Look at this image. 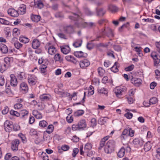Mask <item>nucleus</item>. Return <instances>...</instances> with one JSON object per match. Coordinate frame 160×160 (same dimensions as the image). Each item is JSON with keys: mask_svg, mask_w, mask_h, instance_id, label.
Returning a JSON list of instances; mask_svg holds the SVG:
<instances>
[{"mask_svg": "<svg viewBox=\"0 0 160 160\" xmlns=\"http://www.w3.org/2000/svg\"><path fill=\"white\" fill-rule=\"evenodd\" d=\"M74 55L77 57L81 58L83 57V53L82 51H76L74 52Z\"/></svg>", "mask_w": 160, "mask_h": 160, "instance_id": "49530a36", "label": "nucleus"}, {"mask_svg": "<svg viewBox=\"0 0 160 160\" xmlns=\"http://www.w3.org/2000/svg\"><path fill=\"white\" fill-rule=\"evenodd\" d=\"M92 83L95 85H99L100 81L99 79L97 78H94L92 81Z\"/></svg>", "mask_w": 160, "mask_h": 160, "instance_id": "13d9d810", "label": "nucleus"}, {"mask_svg": "<svg viewBox=\"0 0 160 160\" xmlns=\"http://www.w3.org/2000/svg\"><path fill=\"white\" fill-rule=\"evenodd\" d=\"M8 14L13 17H17L19 15L18 11L13 8H10L8 10Z\"/></svg>", "mask_w": 160, "mask_h": 160, "instance_id": "1a4fd4ad", "label": "nucleus"}, {"mask_svg": "<svg viewBox=\"0 0 160 160\" xmlns=\"http://www.w3.org/2000/svg\"><path fill=\"white\" fill-rule=\"evenodd\" d=\"M10 84L13 87H16L18 84L17 79L14 74H12L10 75Z\"/></svg>", "mask_w": 160, "mask_h": 160, "instance_id": "9b49d317", "label": "nucleus"}, {"mask_svg": "<svg viewBox=\"0 0 160 160\" xmlns=\"http://www.w3.org/2000/svg\"><path fill=\"white\" fill-rule=\"evenodd\" d=\"M142 80L139 78H132L131 79V82L136 86H138L141 83Z\"/></svg>", "mask_w": 160, "mask_h": 160, "instance_id": "dca6fc26", "label": "nucleus"}, {"mask_svg": "<svg viewBox=\"0 0 160 160\" xmlns=\"http://www.w3.org/2000/svg\"><path fill=\"white\" fill-rule=\"evenodd\" d=\"M20 41L24 43H28L29 41V39L28 38L23 36H21L19 38Z\"/></svg>", "mask_w": 160, "mask_h": 160, "instance_id": "cd10ccee", "label": "nucleus"}, {"mask_svg": "<svg viewBox=\"0 0 160 160\" xmlns=\"http://www.w3.org/2000/svg\"><path fill=\"white\" fill-rule=\"evenodd\" d=\"M118 63L115 62L113 66L111 68V70L114 72H117L118 71Z\"/></svg>", "mask_w": 160, "mask_h": 160, "instance_id": "72a5a7b5", "label": "nucleus"}, {"mask_svg": "<svg viewBox=\"0 0 160 160\" xmlns=\"http://www.w3.org/2000/svg\"><path fill=\"white\" fill-rule=\"evenodd\" d=\"M26 5L23 4L20 5L18 8V10L20 12L21 14L23 15L26 13Z\"/></svg>", "mask_w": 160, "mask_h": 160, "instance_id": "a878e982", "label": "nucleus"}, {"mask_svg": "<svg viewBox=\"0 0 160 160\" xmlns=\"http://www.w3.org/2000/svg\"><path fill=\"white\" fill-rule=\"evenodd\" d=\"M79 150L77 148H75L73 149V152L72 154V156L73 157H75L76 155L78 153Z\"/></svg>", "mask_w": 160, "mask_h": 160, "instance_id": "052dcab7", "label": "nucleus"}, {"mask_svg": "<svg viewBox=\"0 0 160 160\" xmlns=\"http://www.w3.org/2000/svg\"><path fill=\"white\" fill-rule=\"evenodd\" d=\"M96 26V23L93 22H83L81 24H80L78 27H83V28H93L95 27Z\"/></svg>", "mask_w": 160, "mask_h": 160, "instance_id": "423d86ee", "label": "nucleus"}, {"mask_svg": "<svg viewBox=\"0 0 160 160\" xmlns=\"http://www.w3.org/2000/svg\"><path fill=\"white\" fill-rule=\"evenodd\" d=\"M12 125L10 123V122L8 121H6L4 124V127L5 130L7 132H9L12 130Z\"/></svg>", "mask_w": 160, "mask_h": 160, "instance_id": "6ab92c4d", "label": "nucleus"}, {"mask_svg": "<svg viewBox=\"0 0 160 160\" xmlns=\"http://www.w3.org/2000/svg\"><path fill=\"white\" fill-rule=\"evenodd\" d=\"M20 89L23 93L27 92L28 90V87L27 83L25 82H22L20 84Z\"/></svg>", "mask_w": 160, "mask_h": 160, "instance_id": "0eeeda50", "label": "nucleus"}, {"mask_svg": "<svg viewBox=\"0 0 160 160\" xmlns=\"http://www.w3.org/2000/svg\"><path fill=\"white\" fill-rule=\"evenodd\" d=\"M91 126L94 127L96 126L97 124L96 119L94 118H93L91 120Z\"/></svg>", "mask_w": 160, "mask_h": 160, "instance_id": "0e129e2a", "label": "nucleus"}, {"mask_svg": "<svg viewBox=\"0 0 160 160\" xmlns=\"http://www.w3.org/2000/svg\"><path fill=\"white\" fill-rule=\"evenodd\" d=\"M61 52L64 54H67L70 51V48L69 46L67 45L63 46L60 47Z\"/></svg>", "mask_w": 160, "mask_h": 160, "instance_id": "4468645a", "label": "nucleus"}, {"mask_svg": "<svg viewBox=\"0 0 160 160\" xmlns=\"http://www.w3.org/2000/svg\"><path fill=\"white\" fill-rule=\"evenodd\" d=\"M69 18L74 20H77L78 18H80L79 15L76 14H73V16H71L69 17Z\"/></svg>", "mask_w": 160, "mask_h": 160, "instance_id": "603ef678", "label": "nucleus"}, {"mask_svg": "<svg viewBox=\"0 0 160 160\" xmlns=\"http://www.w3.org/2000/svg\"><path fill=\"white\" fill-rule=\"evenodd\" d=\"M32 45L33 48L37 49L40 47V42L38 40L36 39H34L32 41Z\"/></svg>", "mask_w": 160, "mask_h": 160, "instance_id": "ddd939ff", "label": "nucleus"}, {"mask_svg": "<svg viewBox=\"0 0 160 160\" xmlns=\"http://www.w3.org/2000/svg\"><path fill=\"white\" fill-rule=\"evenodd\" d=\"M82 44V41L80 39L76 40L73 45L76 48H78L81 46Z\"/></svg>", "mask_w": 160, "mask_h": 160, "instance_id": "79ce46f5", "label": "nucleus"}, {"mask_svg": "<svg viewBox=\"0 0 160 160\" xmlns=\"http://www.w3.org/2000/svg\"><path fill=\"white\" fill-rule=\"evenodd\" d=\"M57 51L55 48L52 46H51L48 47V52L49 54L53 55L55 54Z\"/></svg>", "mask_w": 160, "mask_h": 160, "instance_id": "4be33fe9", "label": "nucleus"}, {"mask_svg": "<svg viewBox=\"0 0 160 160\" xmlns=\"http://www.w3.org/2000/svg\"><path fill=\"white\" fill-rule=\"evenodd\" d=\"M158 102V99L156 97H153L151 98L149 100V104L148 105H146V102L144 101L143 104L146 107H149L150 105L156 104Z\"/></svg>", "mask_w": 160, "mask_h": 160, "instance_id": "a211bd4d", "label": "nucleus"}, {"mask_svg": "<svg viewBox=\"0 0 160 160\" xmlns=\"http://www.w3.org/2000/svg\"><path fill=\"white\" fill-rule=\"evenodd\" d=\"M128 131V136L131 137H132L134 136V131L133 130H132L131 128H129V129H126Z\"/></svg>", "mask_w": 160, "mask_h": 160, "instance_id": "c03bdc74", "label": "nucleus"}, {"mask_svg": "<svg viewBox=\"0 0 160 160\" xmlns=\"http://www.w3.org/2000/svg\"><path fill=\"white\" fill-rule=\"evenodd\" d=\"M53 126L52 125H49L48 127L46 132L48 134H50L53 132Z\"/></svg>", "mask_w": 160, "mask_h": 160, "instance_id": "a18cd8bd", "label": "nucleus"}, {"mask_svg": "<svg viewBox=\"0 0 160 160\" xmlns=\"http://www.w3.org/2000/svg\"><path fill=\"white\" fill-rule=\"evenodd\" d=\"M10 114L12 115H14L17 117H18L20 116L19 113L17 111H14L13 110H12L10 111Z\"/></svg>", "mask_w": 160, "mask_h": 160, "instance_id": "6e6d98bb", "label": "nucleus"}, {"mask_svg": "<svg viewBox=\"0 0 160 160\" xmlns=\"http://www.w3.org/2000/svg\"><path fill=\"white\" fill-rule=\"evenodd\" d=\"M19 143V141L17 139L13 140L12 142L11 148L13 151H16L18 150V146Z\"/></svg>", "mask_w": 160, "mask_h": 160, "instance_id": "6e6552de", "label": "nucleus"}, {"mask_svg": "<svg viewBox=\"0 0 160 160\" xmlns=\"http://www.w3.org/2000/svg\"><path fill=\"white\" fill-rule=\"evenodd\" d=\"M92 148V145L90 143H87L85 146L84 151H83V147L82 146H80V152L81 155H84V153H86V155L89 156L88 152L90 151Z\"/></svg>", "mask_w": 160, "mask_h": 160, "instance_id": "f03ea898", "label": "nucleus"}, {"mask_svg": "<svg viewBox=\"0 0 160 160\" xmlns=\"http://www.w3.org/2000/svg\"><path fill=\"white\" fill-rule=\"evenodd\" d=\"M20 31L17 28H14L13 30V36H16L19 34Z\"/></svg>", "mask_w": 160, "mask_h": 160, "instance_id": "4d7b16f0", "label": "nucleus"}, {"mask_svg": "<svg viewBox=\"0 0 160 160\" xmlns=\"http://www.w3.org/2000/svg\"><path fill=\"white\" fill-rule=\"evenodd\" d=\"M115 142L112 140H109L105 145L104 150L107 153H110L114 150Z\"/></svg>", "mask_w": 160, "mask_h": 160, "instance_id": "f257e3e1", "label": "nucleus"}, {"mask_svg": "<svg viewBox=\"0 0 160 160\" xmlns=\"http://www.w3.org/2000/svg\"><path fill=\"white\" fill-rule=\"evenodd\" d=\"M28 112L27 110H22L19 113V116H20L21 118H23L25 116L28 115Z\"/></svg>", "mask_w": 160, "mask_h": 160, "instance_id": "58836bf2", "label": "nucleus"}, {"mask_svg": "<svg viewBox=\"0 0 160 160\" xmlns=\"http://www.w3.org/2000/svg\"><path fill=\"white\" fill-rule=\"evenodd\" d=\"M133 143L136 146H141L142 145V141L140 138H135L133 141Z\"/></svg>", "mask_w": 160, "mask_h": 160, "instance_id": "393cba45", "label": "nucleus"}, {"mask_svg": "<svg viewBox=\"0 0 160 160\" xmlns=\"http://www.w3.org/2000/svg\"><path fill=\"white\" fill-rule=\"evenodd\" d=\"M70 148L69 146L67 145H64L62 146L61 147V149H60V147L58 148V152L61 153L62 152L61 150L63 151H66L68 150Z\"/></svg>", "mask_w": 160, "mask_h": 160, "instance_id": "2f4dec72", "label": "nucleus"}, {"mask_svg": "<svg viewBox=\"0 0 160 160\" xmlns=\"http://www.w3.org/2000/svg\"><path fill=\"white\" fill-rule=\"evenodd\" d=\"M40 17L39 15H32L31 16L32 20L35 22H38L40 20Z\"/></svg>", "mask_w": 160, "mask_h": 160, "instance_id": "7c9ffc66", "label": "nucleus"}, {"mask_svg": "<svg viewBox=\"0 0 160 160\" xmlns=\"http://www.w3.org/2000/svg\"><path fill=\"white\" fill-rule=\"evenodd\" d=\"M98 72L100 76H102L105 72V70L102 67H100L98 68Z\"/></svg>", "mask_w": 160, "mask_h": 160, "instance_id": "09e8293b", "label": "nucleus"}, {"mask_svg": "<svg viewBox=\"0 0 160 160\" xmlns=\"http://www.w3.org/2000/svg\"><path fill=\"white\" fill-rule=\"evenodd\" d=\"M126 90V88L125 87H118L115 88L114 91L117 97L120 98Z\"/></svg>", "mask_w": 160, "mask_h": 160, "instance_id": "7ed1b4c3", "label": "nucleus"}, {"mask_svg": "<svg viewBox=\"0 0 160 160\" xmlns=\"http://www.w3.org/2000/svg\"><path fill=\"white\" fill-rule=\"evenodd\" d=\"M90 64L89 61L87 59H84L80 61L79 62V65L82 68H85L88 67Z\"/></svg>", "mask_w": 160, "mask_h": 160, "instance_id": "9d476101", "label": "nucleus"}, {"mask_svg": "<svg viewBox=\"0 0 160 160\" xmlns=\"http://www.w3.org/2000/svg\"><path fill=\"white\" fill-rule=\"evenodd\" d=\"M72 129L73 131L79 130H81L78 124H74L72 126Z\"/></svg>", "mask_w": 160, "mask_h": 160, "instance_id": "5fc2aeb1", "label": "nucleus"}, {"mask_svg": "<svg viewBox=\"0 0 160 160\" xmlns=\"http://www.w3.org/2000/svg\"><path fill=\"white\" fill-rule=\"evenodd\" d=\"M35 5L39 8H42L43 7V4L42 1L40 0L34 2Z\"/></svg>", "mask_w": 160, "mask_h": 160, "instance_id": "ea45409f", "label": "nucleus"}, {"mask_svg": "<svg viewBox=\"0 0 160 160\" xmlns=\"http://www.w3.org/2000/svg\"><path fill=\"white\" fill-rule=\"evenodd\" d=\"M128 131L126 129H124L122 132L120 136V138L122 142H124L128 138Z\"/></svg>", "mask_w": 160, "mask_h": 160, "instance_id": "f8f14e48", "label": "nucleus"}, {"mask_svg": "<svg viewBox=\"0 0 160 160\" xmlns=\"http://www.w3.org/2000/svg\"><path fill=\"white\" fill-rule=\"evenodd\" d=\"M125 151L124 148L123 147H122L118 153V156L120 158L123 157L125 154Z\"/></svg>", "mask_w": 160, "mask_h": 160, "instance_id": "c756f323", "label": "nucleus"}, {"mask_svg": "<svg viewBox=\"0 0 160 160\" xmlns=\"http://www.w3.org/2000/svg\"><path fill=\"white\" fill-rule=\"evenodd\" d=\"M32 114L37 119H39L42 118V114L37 110H33L32 112Z\"/></svg>", "mask_w": 160, "mask_h": 160, "instance_id": "bb28decb", "label": "nucleus"}, {"mask_svg": "<svg viewBox=\"0 0 160 160\" xmlns=\"http://www.w3.org/2000/svg\"><path fill=\"white\" fill-rule=\"evenodd\" d=\"M98 92L100 94H103L105 95H107L108 94L107 90L104 88H98Z\"/></svg>", "mask_w": 160, "mask_h": 160, "instance_id": "37998d69", "label": "nucleus"}, {"mask_svg": "<svg viewBox=\"0 0 160 160\" xmlns=\"http://www.w3.org/2000/svg\"><path fill=\"white\" fill-rule=\"evenodd\" d=\"M78 124L81 129H83L86 127V122L85 120L84 119L81 120L78 122Z\"/></svg>", "mask_w": 160, "mask_h": 160, "instance_id": "aec40b11", "label": "nucleus"}, {"mask_svg": "<svg viewBox=\"0 0 160 160\" xmlns=\"http://www.w3.org/2000/svg\"><path fill=\"white\" fill-rule=\"evenodd\" d=\"M15 47L17 49H19L21 48L22 46V44L19 43L18 41L16 42L14 44Z\"/></svg>", "mask_w": 160, "mask_h": 160, "instance_id": "864d4df0", "label": "nucleus"}, {"mask_svg": "<svg viewBox=\"0 0 160 160\" xmlns=\"http://www.w3.org/2000/svg\"><path fill=\"white\" fill-rule=\"evenodd\" d=\"M151 56L153 59L154 65H158L160 62V56L157 54L155 52H152L151 54Z\"/></svg>", "mask_w": 160, "mask_h": 160, "instance_id": "39448f33", "label": "nucleus"}, {"mask_svg": "<svg viewBox=\"0 0 160 160\" xmlns=\"http://www.w3.org/2000/svg\"><path fill=\"white\" fill-rule=\"evenodd\" d=\"M108 118L107 117H102L100 118L98 120V123L101 125L104 124L106 122Z\"/></svg>", "mask_w": 160, "mask_h": 160, "instance_id": "c9c22d12", "label": "nucleus"}, {"mask_svg": "<svg viewBox=\"0 0 160 160\" xmlns=\"http://www.w3.org/2000/svg\"><path fill=\"white\" fill-rule=\"evenodd\" d=\"M26 77L25 73L23 72H20L18 73L17 78L18 79L20 80H22L25 79Z\"/></svg>", "mask_w": 160, "mask_h": 160, "instance_id": "c85d7f7f", "label": "nucleus"}, {"mask_svg": "<svg viewBox=\"0 0 160 160\" xmlns=\"http://www.w3.org/2000/svg\"><path fill=\"white\" fill-rule=\"evenodd\" d=\"M50 96L49 94H43L40 96V99L42 101H47L49 100Z\"/></svg>", "mask_w": 160, "mask_h": 160, "instance_id": "b1692460", "label": "nucleus"}, {"mask_svg": "<svg viewBox=\"0 0 160 160\" xmlns=\"http://www.w3.org/2000/svg\"><path fill=\"white\" fill-rule=\"evenodd\" d=\"M108 9L111 11L115 12L118 10V8L115 6L110 5L108 6Z\"/></svg>", "mask_w": 160, "mask_h": 160, "instance_id": "de8ad7c7", "label": "nucleus"}, {"mask_svg": "<svg viewBox=\"0 0 160 160\" xmlns=\"http://www.w3.org/2000/svg\"><path fill=\"white\" fill-rule=\"evenodd\" d=\"M65 58L67 61L72 62L74 64H77L78 63V62L76 59L74 57L71 55L66 56L65 57Z\"/></svg>", "mask_w": 160, "mask_h": 160, "instance_id": "f3484780", "label": "nucleus"}, {"mask_svg": "<svg viewBox=\"0 0 160 160\" xmlns=\"http://www.w3.org/2000/svg\"><path fill=\"white\" fill-rule=\"evenodd\" d=\"M55 61L61 62L63 60V58L59 53L56 54L54 57Z\"/></svg>", "mask_w": 160, "mask_h": 160, "instance_id": "473e14b6", "label": "nucleus"}, {"mask_svg": "<svg viewBox=\"0 0 160 160\" xmlns=\"http://www.w3.org/2000/svg\"><path fill=\"white\" fill-rule=\"evenodd\" d=\"M0 23L5 25H9L10 22L3 18H0Z\"/></svg>", "mask_w": 160, "mask_h": 160, "instance_id": "3c124183", "label": "nucleus"}, {"mask_svg": "<svg viewBox=\"0 0 160 160\" xmlns=\"http://www.w3.org/2000/svg\"><path fill=\"white\" fill-rule=\"evenodd\" d=\"M73 27L71 25L67 26L64 28V30L65 32L67 33H71L74 32Z\"/></svg>", "mask_w": 160, "mask_h": 160, "instance_id": "412c9836", "label": "nucleus"}, {"mask_svg": "<svg viewBox=\"0 0 160 160\" xmlns=\"http://www.w3.org/2000/svg\"><path fill=\"white\" fill-rule=\"evenodd\" d=\"M5 83V79L3 76L0 75V86H3Z\"/></svg>", "mask_w": 160, "mask_h": 160, "instance_id": "680f3d73", "label": "nucleus"}, {"mask_svg": "<svg viewBox=\"0 0 160 160\" xmlns=\"http://www.w3.org/2000/svg\"><path fill=\"white\" fill-rule=\"evenodd\" d=\"M0 50L3 53H6L8 52V48L7 46L2 43L0 44Z\"/></svg>", "mask_w": 160, "mask_h": 160, "instance_id": "5701e85b", "label": "nucleus"}, {"mask_svg": "<svg viewBox=\"0 0 160 160\" xmlns=\"http://www.w3.org/2000/svg\"><path fill=\"white\" fill-rule=\"evenodd\" d=\"M97 15L100 16H102L105 14L106 11L102 8H100L97 10Z\"/></svg>", "mask_w": 160, "mask_h": 160, "instance_id": "a19ab883", "label": "nucleus"}, {"mask_svg": "<svg viewBox=\"0 0 160 160\" xmlns=\"http://www.w3.org/2000/svg\"><path fill=\"white\" fill-rule=\"evenodd\" d=\"M134 66L133 65H132L125 68V70L126 71H129L132 70L134 68Z\"/></svg>", "mask_w": 160, "mask_h": 160, "instance_id": "e2e57ef3", "label": "nucleus"}, {"mask_svg": "<svg viewBox=\"0 0 160 160\" xmlns=\"http://www.w3.org/2000/svg\"><path fill=\"white\" fill-rule=\"evenodd\" d=\"M46 154V153L43 152H42L41 154V156H40V158H42L43 160H49L48 158V156L47 155H44L43 154Z\"/></svg>", "mask_w": 160, "mask_h": 160, "instance_id": "69168bd1", "label": "nucleus"}, {"mask_svg": "<svg viewBox=\"0 0 160 160\" xmlns=\"http://www.w3.org/2000/svg\"><path fill=\"white\" fill-rule=\"evenodd\" d=\"M156 78L160 80V71L158 70H156L155 71Z\"/></svg>", "mask_w": 160, "mask_h": 160, "instance_id": "774afa93", "label": "nucleus"}, {"mask_svg": "<svg viewBox=\"0 0 160 160\" xmlns=\"http://www.w3.org/2000/svg\"><path fill=\"white\" fill-rule=\"evenodd\" d=\"M12 157L11 154L10 153H8L6 154L4 157V159L5 160H9Z\"/></svg>", "mask_w": 160, "mask_h": 160, "instance_id": "338daca9", "label": "nucleus"}, {"mask_svg": "<svg viewBox=\"0 0 160 160\" xmlns=\"http://www.w3.org/2000/svg\"><path fill=\"white\" fill-rule=\"evenodd\" d=\"M48 125L47 122L45 120L41 121L39 122V125L42 127H46Z\"/></svg>", "mask_w": 160, "mask_h": 160, "instance_id": "8fccbe9b", "label": "nucleus"}, {"mask_svg": "<svg viewBox=\"0 0 160 160\" xmlns=\"http://www.w3.org/2000/svg\"><path fill=\"white\" fill-rule=\"evenodd\" d=\"M28 81L29 84L31 86L35 85L38 82V78L33 75H30L28 77Z\"/></svg>", "mask_w": 160, "mask_h": 160, "instance_id": "20e7f679", "label": "nucleus"}, {"mask_svg": "<svg viewBox=\"0 0 160 160\" xmlns=\"http://www.w3.org/2000/svg\"><path fill=\"white\" fill-rule=\"evenodd\" d=\"M84 112L83 110H79L74 112V116L76 117H79L83 114Z\"/></svg>", "mask_w": 160, "mask_h": 160, "instance_id": "e433bc0d", "label": "nucleus"}, {"mask_svg": "<svg viewBox=\"0 0 160 160\" xmlns=\"http://www.w3.org/2000/svg\"><path fill=\"white\" fill-rule=\"evenodd\" d=\"M67 121L68 123H71L73 121V118L72 116H69V115L66 117Z\"/></svg>", "mask_w": 160, "mask_h": 160, "instance_id": "bf43d9fd", "label": "nucleus"}, {"mask_svg": "<svg viewBox=\"0 0 160 160\" xmlns=\"http://www.w3.org/2000/svg\"><path fill=\"white\" fill-rule=\"evenodd\" d=\"M151 148V145L150 142H147L144 145V149L145 151H148Z\"/></svg>", "mask_w": 160, "mask_h": 160, "instance_id": "f704fd0d", "label": "nucleus"}, {"mask_svg": "<svg viewBox=\"0 0 160 160\" xmlns=\"http://www.w3.org/2000/svg\"><path fill=\"white\" fill-rule=\"evenodd\" d=\"M8 66V65L6 64L5 63H2L0 66V72L2 73L3 72L6 70Z\"/></svg>", "mask_w": 160, "mask_h": 160, "instance_id": "4c0bfd02", "label": "nucleus"}, {"mask_svg": "<svg viewBox=\"0 0 160 160\" xmlns=\"http://www.w3.org/2000/svg\"><path fill=\"white\" fill-rule=\"evenodd\" d=\"M101 32L103 34H104L105 32L106 33L107 35L108 36H113L112 30L109 28H105L103 30H102Z\"/></svg>", "mask_w": 160, "mask_h": 160, "instance_id": "2eb2a0df", "label": "nucleus"}]
</instances>
